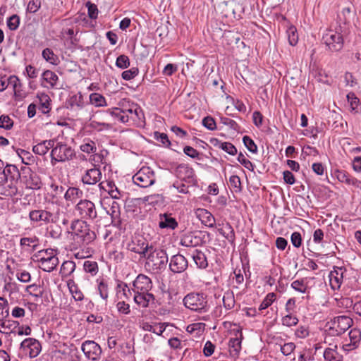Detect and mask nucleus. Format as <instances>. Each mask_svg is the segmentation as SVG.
<instances>
[{"mask_svg":"<svg viewBox=\"0 0 361 361\" xmlns=\"http://www.w3.org/2000/svg\"><path fill=\"white\" fill-rule=\"evenodd\" d=\"M152 288V280L143 274H138L133 281V300L139 307L147 308L156 302L161 305V302L156 300L154 295L151 293Z\"/></svg>","mask_w":361,"mask_h":361,"instance_id":"obj_1","label":"nucleus"},{"mask_svg":"<svg viewBox=\"0 0 361 361\" xmlns=\"http://www.w3.org/2000/svg\"><path fill=\"white\" fill-rule=\"evenodd\" d=\"M70 231L73 240L85 247L95 242L97 234L94 228L85 220L73 219L70 225Z\"/></svg>","mask_w":361,"mask_h":361,"instance_id":"obj_2","label":"nucleus"},{"mask_svg":"<svg viewBox=\"0 0 361 361\" xmlns=\"http://www.w3.org/2000/svg\"><path fill=\"white\" fill-rule=\"evenodd\" d=\"M61 214L63 212L58 207L37 206L30 210L28 217L31 224L41 226L58 223Z\"/></svg>","mask_w":361,"mask_h":361,"instance_id":"obj_3","label":"nucleus"},{"mask_svg":"<svg viewBox=\"0 0 361 361\" xmlns=\"http://www.w3.org/2000/svg\"><path fill=\"white\" fill-rule=\"evenodd\" d=\"M144 259H145V267L154 274H159L165 270L169 262L166 251L154 245H152Z\"/></svg>","mask_w":361,"mask_h":361,"instance_id":"obj_4","label":"nucleus"},{"mask_svg":"<svg viewBox=\"0 0 361 361\" xmlns=\"http://www.w3.org/2000/svg\"><path fill=\"white\" fill-rule=\"evenodd\" d=\"M329 283L333 290H339L342 285L348 286L353 279H355L354 271L345 266H334L329 274Z\"/></svg>","mask_w":361,"mask_h":361,"instance_id":"obj_5","label":"nucleus"},{"mask_svg":"<svg viewBox=\"0 0 361 361\" xmlns=\"http://www.w3.org/2000/svg\"><path fill=\"white\" fill-rule=\"evenodd\" d=\"M343 32L344 27L336 25L334 29L328 30L322 37V42L326 46V50L331 52L340 51L344 45Z\"/></svg>","mask_w":361,"mask_h":361,"instance_id":"obj_6","label":"nucleus"},{"mask_svg":"<svg viewBox=\"0 0 361 361\" xmlns=\"http://www.w3.org/2000/svg\"><path fill=\"white\" fill-rule=\"evenodd\" d=\"M183 302L186 308L201 314L207 312L210 308L207 295L202 292H192L187 294L183 298Z\"/></svg>","mask_w":361,"mask_h":361,"instance_id":"obj_7","label":"nucleus"},{"mask_svg":"<svg viewBox=\"0 0 361 361\" xmlns=\"http://www.w3.org/2000/svg\"><path fill=\"white\" fill-rule=\"evenodd\" d=\"M8 87L12 88L16 101H22L25 98L26 92L17 75L0 73V92H4Z\"/></svg>","mask_w":361,"mask_h":361,"instance_id":"obj_8","label":"nucleus"},{"mask_svg":"<svg viewBox=\"0 0 361 361\" xmlns=\"http://www.w3.org/2000/svg\"><path fill=\"white\" fill-rule=\"evenodd\" d=\"M34 258L39 263V267L47 272L54 270L59 262L57 250L50 248L38 251L34 255Z\"/></svg>","mask_w":361,"mask_h":361,"instance_id":"obj_9","label":"nucleus"},{"mask_svg":"<svg viewBox=\"0 0 361 361\" xmlns=\"http://www.w3.org/2000/svg\"><path fill=\"white\" fill-rule=\"evenodd\" d=\"M51 164L64 163L73 160L76 157L75 149L68 144L62 142H55L51 150Z\"/></svg>","mask_w":361,"mask_h":361,"instance_id":"obj_10","label":"nucleus"},{"mask_svg":"<svg viewBox=\"0 0 361 361\" xmlns=\"http://www.w3.org/2000/svg\"><path fill=\"white\" fill-rule=\"evenodd\" d=\"M74 212L78 219L86 221H95L98 219V211L94 202L87 199H81L74 206Z\"/></svg>","mask_w":361,"mask_h":361,"instance_id":"obj_11","label":"nucleus"},{"mask_svg":"<svg viewBox=\"0 0 361 361\" xmlns=\"http://www.w3.org/2000/svg\"><path fill=\"white\" fill-rule=\"evenodd\" d=\"M361 346V329L359 328L351 329L348 334L342 338L341 350L345 355L355 353Z\"/></svg>","mask_w":361,"mask_h":361,"instance_id":"obj_12","label":"nucleus"},{"mask_svg":"<svg viewBox=\"0 0 361 361\" xmlns=\"http://www.w3.org/2000/svg\"><path fill=\"white\" fill-rule=\"evenodd\" d=\"M329 327L325 331L330 336H339L343 334L353 324V320L348 316L341 315L334 317L328 322Z\"/></svg>","mask_w":361,"mask_h":361,"instance_id":"obj_13","label":"nucleus"},{"mask_svg":"<svg viewBox=\"0 0 361 361\" xmlns=\"http://www.w3.org/2000/svg\"><path fill=\"white\" fill-rule=\"evenodd\" d=\"M119 105L124 107L125 114L128 116V122L132 121L137 126L145 124V114L140 106L126 100L120 102Z\"/></svg>","mask_w":361,"mask_h":361,"instance_id":"obj_14","label":"nucleus"},{"mask_svg":"<svg viewBox=\"0 0 361 361\" xmlns=\"http://www.w3.org/2000/svg\"><path fill=\"white\" fill-rule=\"evenodd\" d=\"M152 245L143 236L135 235L127 243L126 249L128 251L138 255L140 259H144Z\"/></svg>","mask_w":361,"mask_h":361,"instance_id":"obj_15","label":"nucleus"},{"mask_svg":"<svg viewBox=\"0 0 361 361\" xmlns=\"http://www.w3.org/2000/svg\"><path fill=\"white\" fill-rule=\"evenodd\" d=\"M209 235L207 231L190 232L181 237L180 245L187 247L202 246L206 243V237Z\"/></svg>","mask_w":361,"mask_h":361,"instance_id":"obj_16","label":"nucleus"},{"mask_svg":"<svg viewBox=\"0 0 361 361\" xmlns=\"http://www.w3.org/2000/svg\"><path fill=\"white\" fill-rule=\"evenodd\" d=\"M154 171L149 166H142L133 176V181L140 188H148L155 183Z\"/></svg>","mask_w":361,"mask_h":361,"instance_id":"obj_17","label":"nucleus"},{"mask_svg":"<svg viewBox=\"0 0 361 361\" xmlns=\"http://www.w3.org/2000/svg\"><path fill=\"white\" fill-rule=\"evenodd\" d=\"M175 173L179 179L192 186H197L198 184L195 172L189 164H178L175 169Z\"/></svg>","mask_w":361,"mask_h":361,"instance_id":"obj_18","label":"nucleus"},{"mask_svg":"<svg viewBox=\"0 0 361 361\" xmlns=\"http://www.w3.org/2000/svg\"><path fill=\"white\" fill-rule=\"evenodd\" d=\"M22 181L27 188L32 190H39L42 187L41 177L31 170L29 167H22Z\"/></svg>","mask_w":361,"mask_h":361,"instance_id":"obj_19","label":"nucleus"},{"mask_svg":"<svg viewBox=\"0 0 361 361\" xmlns=\"http://www.w3.org/2000/svg\"><path fill=\"white\" fill-rule=\"evenodd\" d=\"M20 348L28 354L30 358H35L39 355L42 345L38 340L34 338H27L21 342Z\"/></svg>","mask_w":361,"mask_h":361,"instance_id":"obj_20","label":"nucleus"},{"mask_svg":"<svg viewBox=\"0 0 361 361\" xmlns=\"http://www.w3.org/2000/svg\"><path fill=\"white\" fill-rule=\"evenodd\" d=\"M81 350L88 359L92 360H99L102 352L100 345L94 341H85L83 342Z\"/></svg>","mask_w":361,"mask_h":361,"instance_id":"obj_21","label":"nucleus"},{"mask_svg":"<svg viewBox=\"0 0 361 361\" xmlns=\"http://www.w3.org/2000/svg\"><path fill=\"white\" fill-rule=\"evenodd\" d=\"M188 267V259L180 254H176L171 257L169 269L174 274H180Z\"/></svg>","mask_w":361,"mask_h":361,"instance_id":"obj_22","label":"nucleus"},{"mask_svg":"<svg viewBox=\"0 0 361 361\" xmlns=\"http://www.w3.org/2000/svg\"><path fill=\"white\" fill-rule=\"evenodd\" d=\"M4 170L1 174L3 175V181L4 183L7 182L18 183L21 179L22 171L20 172L18 167L14 164H7L4 166Z\"/></svg>","mask_w":361,"mask_h":361,"instance_id":"obj_23","label":"nucleus"},{"mask_svg":"<svg viewBox=\"0 0 361 361\" xmlns=\"http://www.w3.org/2000/svg\"><path fill=\"white\" fill-rule=\"evenodd\" d=\"M334 175L339 182L361 189V180L357 179L346 171L336 169L334 171Z\"/></svg>","mask_w":361,"mask_h":361,"instance_id":"obj_24","label":"nucleus"},{"mask_svg":"<svg viewBox=\"0 0 361 361\" xmlns=\"http://www.w3.org/2000/svg\"><path fill=\"white\" fill-rule=\"evenodd\" d=\"M102 178V172L99 168L95 166L90 169H87L81 176V182L84 185H95L100 181Z\"/></svg>","mask_w":361,"mask_h":361,"instance_id":"obj_25","label":"nucleus"},{"mask_svg":"<svg viewBox=\"0 0 361 361\" xmlns=\"http://www.w3.org/2000/svg\"><path fill=\"white\" fill-rule=\"evenodd\" d=\"M243 338L241 330H237L235 333V337L229 339L228 347L230 355L233 357H238L241 350L242 340Z\"/></svg>","mask_w":361,"mask_h":361,"instance_id":"obj_26","label":"nucleus"},{"mask_svg":"<svg viewBox=\"0 0 361 361\" xmlns=\"http://www.w3.org/2000/svg\"><path fill=\"white\" fill-rule=\"evenodd\" d=\"M86 104L80 92L70 96L66 101V107L71 111L82 110Z\"/></svg>","mask_w":361,"mask_h":361,"instance_id":"obj_27","label":"nucleus"},{"mask_svg":"<svg viewBox=\"0 0 361 361\" xmlns=\"http://www.w3.org/2000/svg\"><path fill=\"white\" fill-rule=\"evenodd\" d=\"M19 245L21 250L26 252H34L39 246V238L32 235L30 237H23L20 238Z\"/></svg>","mask_w":361,"mask_h":361,"instance_id":"obj_28","label":"nucleus"},{"mask_svg":"<svg viewBox=\"0 0 361 361\" xmlns=\"http://www.w3.org/2000/svg\"><path fill=\"white\" fill-rule=\"evenodd\" d=\"M107 213L111 216V225L116 228H121L122 220L121 218L120 204L116 201L114 200Z\"/></svg>","mask_w":361,"mask_h":361,"instance_id":"obj_29","label":"nucleus"},{"mask_svg":"<svg viewBox=\"0 0 361 361\" xmlns=\"http://www.w3.org/2000/svg\"><path fill=\"white\" fill-rule=\"evenodd\" d=\"M217 231L230 243H233L235 239L234 229L231 224L228 222H222L216 224Z\"/></svg>","mask_w":361,"mask_h":361,"instance_id":"obj_30","label":"nucleus"},{"mask_svg":"<svg viewBox=\"0 0 361 361\" xmlns=\"http://www.w3.org/2000/svg\"><path fill=\"white\" fill-rule=\"evenodd\" d=\"M42 85L47 88L53 89L56 87L58 81V75L50 70L44 71L41 75Z\"/></svg>","mask_w":361,"mask_h":361,"instance_id":"obj_31","label":"nucleus"},{"mask_svg":"<svg viewBox=\"0 0 361 361\" xmlns=\"http://www.w3.org/2000/svg\"><path fill=\"white\" fill-rule=\"evenodd\" d=\"M290 287L297 292L302 294H307L305 297H302V299L305 298L307 300H310V287L308 286L307 279L302 278L300 279L293 281L290 284Z\"/></svg>","mask_w":361,"mask_h":361,"instance_id":"obj_32","label":"nucleus"},{"mask_svg":"<svg viewBox=\"0 0 361 361\" xmlns=\"http://www.w3.org/2000/svg\"><path fill=\"white\" fill-rule=\"evenodd\" d=\"M210 143L213 145L214 147L224 150L230 155L234 156L238 153L237 148L231 142H222L217 138H212Z\"/></svg>","mask_w":361,"mask_h":361,"instance_id":"obj_33","label":"nucleus"},{"mask_svg":"<svg viewBox=\"0 0 361 361\" xmlns=\"http://www.w3.org/2000/svg\"><path fill=\"white\" fill-rule=\"evenodd\" d=\"M197 216L202 224L209 228H214L216 225V220L213 214L205 209L197 210Z\"/></svg>","mask_w":361,"mask_h":361,"instance_id":"obj_34","label":"nucleus"},{"mask_svg":"<svg viewBox=\"0 0 361 361\" xmlns=\"http://www.w3.org/2000/svg\"><path fill=\"white\" fill-rule=\"evenodd\" d=\"M178 222L171 214H161L159 215V226L161 228L175 229L178 227Z\"/></svg>","mask_w":361,"mask_h":361,"instance_id":"obj_35","label":"nucleus"},{"mask_svg":"<svg viewBox=\"0 0 361 361\" xmlns=\"http://www.w3.org/2000/svg\"><path fill=\"white\" fill-rule=\"evenodd\" d=\"M83 191L77 187H69L64 193V199L72 204L77 203L78 200L83 199Z\"/></svg>","mask_w":361,"mask_h":361,"instance_id":"obj_36","label":"nucleus"},{"mask_svg":"<svg viewBox=\"0 0 361 361\" xmlns=\"http://www.w3.org/2000/svg\"><path fill=\"white\" fill-rule=\"evenodd\" d=\"M106 113L109 114L115 122L118 121L122 123L128 122V116L126 115L124 107H113L106 109Z\"/></svg>","mask_w":361,"mask_h":361,"instance_id":"obj_37","label":"nucleus"},{"mask_svg":"<svg viewBox=\"0 0 361 361\" xmlns=\"http://www.w3.org/2000/svg\"><path fill=\"white\" fill-rule=\"evenodd\" d=\"M55 142L56 141L54 140H43L34 145L32 147V151L36 154L44 156L51 148H53V145L55 144Z\"/></svg>","mask_w":361,"mask_h":361,"instance_id":"obj_38","label":"nucleus"},{"mask_svg":"<svg viewBox=\"0 0 361 361\" xmlns=\"http://www.w3.org/2000/svg\"><path fill=\"white\" fill-rule=\"evenodd\" d=\"M192 258L197 268L205 269L208 267L207 257L202 250L195 249L192 252Z\"/></svg>","mask_w":361,"mask_h":361,"instance_id":"obj_39","label":"nucleus"},{"mask_svg":"<svg viewBox=\"0 0 361 361\" xmlns=\"http://www.w3.org/2000/svg\"><path fill=\"white\" fill-rule=\"evenodd\" d=\"M337 345L334 348H326L323 353L324 361H343V356L337 350Z\"/></svg>","mask_w":361,"mask_h":361,"instance_id":"obj_40","label":"nucleus"},{"mask_svg":"<svg viewBox=\"0 0 361 361\" xmlns=\"http://www.w3.org/2000/svg\"><path fill=\"white\" fill-rule=\"evenodd\" d=\"M18 193L16 183L7 182L0 185V195L5 197H13Z\"/></svg>","mask_w":361,"mask_h":361,"instance_id":"obj_41","label":"nucleus"},{"mask_svg":"<svg viewBox=\"0 0 361 361\" xmlns=\"http://www.w3.org/2000/svg\"><path fill=\"white\" fill-rule=\"evenodd\" d=\"M228 10L231 11L235 18H242V14L244 13L245 8L242 4L235 0L226 3Z\"/></svg>","mask_w":361,"mask_h":361,"instance_id":"obj_42","label":"nucleus"},{"mask_svg":"<svg viewBox=\"0 0 361 361\" xmlns=\"http://www.w3.org/2000/svg\"><path fill=\"white\" fill-rule=\"evenodd\" d=\"M124 253L115 247L109 248L106 252L107 258L114 264H121L124 259Z\"/></svg>","mask_w":361,"mask_h":361,"instance_id":"obj_43","label":"nucleus"},{"mask_svg":"<svg viewBox=\"0 0 361 361\" xmlns=\"http://www.w3.org/2000/svg\"><path fill=\"white\" fill-rule=\"evenodd\" d=\"M47 235L53 239H60L63 235V229L57 223L49 224L47 225Z\"/></svg>","mask_w":361,"mask_h":361,"instance_id":"obj_44","label":"nucleus"},{"mask_svg":"<svg viewBox=\"0 0 361 361\" xmlns=\"http://www.w3.org/2000/svg\"><path fill=\"white\" fill-rule=\"evenodd\" d=\"M346 98L350 106V112L353 114L358 113V107L361 105L360 99L355 95L353 92H350L348 93Z\"/></svg>","mask_w":361,"mask_h":361,"instance_id":"obj_45","label":"nucleus"},{"mask_svg":"<svg viewBox=\"0 0 361 361\" xmlns=\"http://www.w3.org/2000/svg\"><path fill=\"white\" fill-rule=\"evenodd\" d=\"M42 58L48 63L57 66L60 63L59 56L54 54V51L50 48H45L42 52Z\"/></svg>","mask_w":361,"mask_h":361,"instance_id":"obj_46","label":"nucleus"},{"mask_svg":"<svg viewBox=\"0 0 361 361\" xmlns=\"http://www.w3.org/2000/svg\"><path fill=\"white\" fill-rule=\"evenodd\" d=\"M97 291L100 295V297L105 301L108 300L109 298V284L108 281L104 279H97Z\"/></svg>","mask_w":361,"mask_h":361,"instance_id":"obj_47","label":"nucleus"},{"mask_svg":"<svg viewBox=\"0 0 361 361\" xmlns=\"http://www.w3.org/2000/svg\"><path fill=\"white\" fill-rule=\"evenodd\" d=\"M76 267L75 263L71 260L64 261L60 269V274L62 278L70 276Z\"/></svg>","mask_w":361,"mask_h":361,"instance_id":"obj_48","label":"nucleus"},{"mask_svg":"<svg viewBox=\"0 0 361 361\" xmlns=\"http://www.w3.org/2000/svg\"><path fill=\"white\" fill-rule=\"evenodd\" d=\"M90 104L95 107H104L107 106L106 98L101 94L94 92L89 96Z\"/></svg>","mask_w":361,"mask_h":361,"instance_id":"obj_49","label":"nucleus"},{"mask_svg":"<svg viewBox=\"0 0 361 361\" xmlns=\"http://www.w3.org/2000/svg\"><path fill=\"white\" fill-rule=\"evenodd\" d=\"M67 286L75 301H82L84 299L83 293L79 289L78 285L74 282L73 280H68L67 281Z\"/></svg>","mask_w":361,"mask_h":361,"instance_id":"obj_50","label":"nucleus"},{"mask_svg":"<svg viewBox=\"0 0 361 361\" xmlns=\"http://www.w3.org/2000/svg\"><path fill=\"white\" fill-rule=\"evenodd\" d=\"M223 305L226 310H231L235 307V300L234 293L232 290H227L224 293L223 298Z\"/></svg>","mask_w":361,"mask_h":361,"instance_id":"obj_51","label":"nucleus"},{"mask_svg":"<svg viewBox=\"0 0 361 361\" xmlns=\"http://www.w3.org/2000/svg\"><path fill=\"white\" fill-rule=\"evenodd\" d=\"M288 43L291 46H295L298 42V34L295 26L290 25L286 30Z\"/></svg>","mask_w":361,"mask_h":361,"instance_id":"obj_52","label":"nucleus"},{"mask_svg":"<svg viewBox=\"0 0 361 361\" xmlns=\"http://www.w3.org/2000/svg\"><path fill=\"white\" fill-rule=\"evenodd\" d=\"M299 322V319L296 314L286 313L281 318V324L287 327L295 326Z\"/></svg>","mask_w":361,"mask_h":361,"instance_id":"obj_53","label":"nucleus"},{"mask_svg":"<svg viewBox=\"0 0 361 361\" xmlns=\"http://www.w3.org/2000/svg\"><path fill=\"white\" fill-rule=\"evenodd\" d=\"M14 126L13 118L8 114H2L0 116V128L6 130H10Z\"/></svg>","mask_w":361,"mask_h":361,"instance_id":"obj_54","label":"nucleus"},{"mask_svg":"<svg viewBox=\"0 0 361 361\" xmlns=\"http://www.w3.org/2000/svg\"><path fill=\"white\" fill-rule=\"evenodd\" d=\"M116 291L117 294L121 293L123 294V295L124 296V298H126V299H128L131 296V295H132L131 291H133V290H132V288L130 289L128 288L126 283H125L122 281L118 280L117 285L116 287Z\"/></svg>","mask_w":361,"mask_h":361,"instance_id":"obj_55","label":"nucleus"},{"mask_svg":"<svg viewBox=\"0 0 361 361\" xmlns=\"http://www.w3.org/2000/svg\"><path fill=\"white\" fill-rule=\"evenodd\" d=\"M351 13V9L349 7L343 8L341 13L338 14L337 16V23L338 25H341V24L347 25L350 23V17Z\"/></svg>","mask_w":361,"mask_h":361,"instance_id":"obj_56","label":"nucleus"},{"mask_svg":"<svg viewBox=\"0 0 361 361\" xmlns=\"http://www.w3.org/2000/svg\"><path fill=\"white\" fill-rule=\"evenodd\" d=\"M80 149L82 152L87 154L95 153L97 150L96 143L90 139H85Z\"/></svg>","mask_w":361,"mask_h":361,"instance_id":"obj_57","label":"nucleus"},{"mask_svg":"<svg viewBox=\"0 0 361 361\" xmlns=\"http://www.w3.org/2000/svg\"><path fill=\"white\" fill-rule=\"evenodd\" d=\"M276 293H274L273 292L269 293L265 296V298H264V300H262L261 304L259 305V310L262 311V310H264L268 308L269 306H271L273 304V302L276 300Z\"/></svg>","mask_w":361,"mask_h":361,"instance_id":"obj_58","label":"nucleus"},{"mask_svg":"<svg viewBox=\"0 0 361 361\" xmlns=\"http://www.w3.org/2000/svg\"><path fill=\"white\" fill-rule=\"evenodd\" d=\"M123 357H127L135 354V348L129 342H124L119 345L118 350Z\"/></svg>","mask_w":361,"mask_h":361,"instance_id":"obj_59","label":"nucleus"},{"mask_svg":"<svg viewBox=\"0 0 361 361\" xmlns=\"http://www.w3.org/2000/svg\"><path fill=\"white\" fill-rule=\"evenodd\" d=\"M83 268L85 272L90 273L92 276H94L99 271L98 264L95 261H85Z\"/></svg>","mask_w":361,"mask_h":361,"instance_id":"obj_60","label":"nucleus"},{"mask_svg":"<svg viewBox=\"0 0 361 361\" xmlns=\"http://www.w3.org/2000/svg\"><path fill=\"white\" fill-rule=\"evenodd\" d=\"M154 138L157 141L161 143V145L165 147H170L171 143L169 139L168 135L164 133H160L156 131L154 133Z\"/></svg>","mask_w":361,"mask_h":361,"instance_id":"obj_61","label":"nucleus"},{"mask_svg":"<svg viewBox=\"0 0 361 361\" xmlns=\"http://www.w3.org/2000/svg\"><path fill=\"white\" fill-rule=\"evenodd\" d=\"M50 98L48 95L45 94L40 99V104L39 106V110L44 114H48L50 110Z\"/></svg>","mask_w":361,"mask_h":361,"instance_id":"obj_62","label":"nucleus"},{"mask_svg":"<svg viewBox=\"0 0 361 361\" xmlns=\"http://www.w3.org/2000/svg\"><path fill=\"white\" fill-rule=\"evenodd\" d=\"M229 185L235 192H240L242 190L240 178L237 175H233L230 177Z\"/></svg>","mask_w":361,"mask_h":361,"instance_id":"obj_63","label":"nucleus"},{"mask_svg":"<svg viewBox=\"0 0 361 361\" xmlns=\"http://www.w3.org/2000/svg\"><path fill=\"white\" fill-rule=\"evenodd\" d=\"M243 142L245 147L252 153H257V146L253 140L248 135H245L243 137Z\"/></svg>","mask_w":361,"mask_h":361,"instance_id":"obj_64","label":"nucleus"}]
</instances>
